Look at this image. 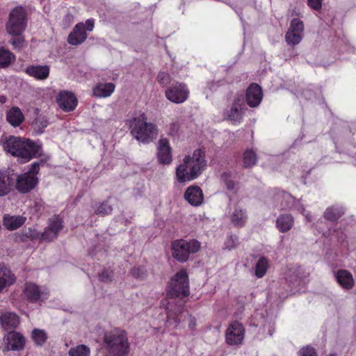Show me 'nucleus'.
Returning <instances> with one entry per match:
<instances>
[{"label":"nucleus","mask_w":356,"mask_h":356,"mask_svg":"<svg viewBox=\"0 0 356 356\" xmlns=\"http://www.w3.org/2000/svg\"><path fill=\"white\" fill-rule=\"evenodd\" d=\"M15 49H19L23 48L24 40L22 38H13L10 41Z\"/></svg>","instance_id":"obj_47"},{"label":"nucleus","mask_w":356,"mask_h":356,"mask_svg":"<svg viewBox=\"0 0 356 356\" xmlns=\"http://www.w3.org/2000/svg\"><path fill=\"white\" fill-rule=\"evenodd\" d=\"M112 211V207L108 202H104L98 207L96 213L100 215H107Z\"/></svg>","instance_id":"obj_42"},{"label":"nucleus","mask_w":356,"mask_h":356,"mask_svg":"<svg viewBox=\"0 0 356 356\" xmlns=\"http://www.w3.org/2000/svg\"><path fill=\"white\" fill-rule=\"evenodd\" d=\"M157 80L161 85L165 86L170 83V76L166 72H160L157 76Z\"/></svg>","instance_id":"obj_44"},{"label":"nucleus","mask_w":356,"mask_h":356,"mask_svg":"<svg viewBox=\"0 0 356 356\" xmlns=\"http://www.w3.org/2000/svg\"><path fill=\"white\" fill-rule=\"evenodd\" d=\"M261 88L257 84H252L246 92V101L250 107L257 106L262 99Z\"/></svg>","instance_id":"obj_21"},{"label":"nucleus","mask_w":356,"mask_h":356,"mask_svg":"<svg viewBox=\"0 0 356 356\" xmlns=\"http://www.w3.org/2000/svg\"><path fill=\"white\" fill-rule=\"evenodd\" d=\"M207 165L204 152L195 149L192 155L186 156L176 169L177 181L185 183L196 179L202 174Z\"/></svg>","instance_id":"obj_3"},{"label":"nucleus","mask_w":356,"mask_h":356,"mask_svg":"<svg viewBox=\"0 0 356 356\" xmlns=\"http://www.w3.org/2000/svg\"><path fill=\"white\" fill-rule=\"evenodd\" d=\"M293 218L289 214L280 215L276 220V227L284 233L289 231L293 225Z\"/></svg>","instance_id":"obj_30"},{"label":"nucleus","mask_w":356,"mask_h":356,"mask_svg":"<svg viewBox=\"0 0 356 356\" xmlns=\"http://www.w3.org/2000/svg\"><path fill=\"white\" fill-rule=\"evenodd\" d=\"M26 27V12L22 6L13 8L6 24L7 32L13 36L20 35Z\"/></svg>","instance_id":"obj_8"},{"label":"nucleus","mask_w":356,"mask_h":356,"mask_svg":"<svg viewBox=\"0 0 356 356\" xmlns=\"http://www.w3.org/2000/svg\"><path fill=\"white\" fill-rule=\"evenodd\" d=\"M25 343L26 340L24 336L15 331L8 332L4 337L5 349L7 351L22 350Z\"/></svg>","instance_id":"obj_16"},{"label":"nucleus","mask_w":356,"mask_h":356,"mask_svg":"<svg viewBox=\"0 0 356 356\" xmlns=\"http://www.w3.org/2000/svg\"><path fill=\"white\" fill-rule=\"evenodd\" d=\"M200 243L197 240H177L172 243V257L179 262H186L191 254L198 252Z\"/></svg>","instance_id":"obj_7"},{"label":"nucleus","mask_w":356,"mask_h":356,"mask_svg":"<svg viewBox=\"0 0 356 356\" xmlns=\"http://www.w3.org/2000/svg\"><path fill=\"white\" fill-rule=\"evenodd\" d=\"M330 356H335V355H330Z\"/></svg>","instance_id":"obj_55"},{"label":"nucleus","mask_w":356,"mask_h":356,"mask_svg":"<svg viewBox=\"0 0 356 356\" xmlns=\"http://www.w3.org/2000/svg\"><path fill=\"white\" fill-rule=\"evenodd\" d=\"M268 334L269 336H272L275 331V325L273 323H270L267 325Z\"/></svg>","instance_id":"obj_52"},{"label":"nucleus","mask_w":356,"mask_h":356,"mask_svg":"<svg viewBox=\"0 0 356 356\" xmlns=\"http://www.w3.org/2000/svg\"><path fill=\"white\" fill-rule=\"evenodd\" d=\"M184 198L193 206H200L204 200V196L201 188L198 186L188 187L185 193Z\"/></svg>","instance_id":"obj_22"},{"label":"nucleus","mask_w":356,"mask_h":356,"mask_svg":"<svg viewBox=\"0 0 356 356\" xmlns=\"http://www.w3.org/2000/svg\"><path fill=\"white\" fill-rule=\"evenodd\" d=\"M247 218L248 216L245 210L240 208H235L230 216L232 223L236 227L244 226Z\"/></svg>","instance_id":"obj_31"},{"label":"nucleus","mask_w":356,"mask_h":356,"mask_svg":"<svg viewBox=\"0 0 356 356\" xmlns=\"http://www.w3.org/2000/svg\"><path fill=\"white\" fill-rule=\"evenodd\" d=\"M238 244V238L236 235L229 236L224 243V248L231 250L235 248Z\"/></svg>","instance_id":"obj_40"},{"label":"nucleus","mask_w":356,"mask_h":356,"mask_svg":"<svg viewBox=\"0 0 356 356\" xmlns=\"http://www.w3.org/2000/svg\"><path fill=\"white\" fill-rule=\"evenodd\" d=\"M303 34V22L298 19H293L285 35L286 42L289 45L291 46L297 45L301 42Z\"/></svg>","instance_id":"obj_13"},{"label":"nucleus","mask_w":356,"mask_h":356,"mask_svg":"<svg viewBox=\"0 0 356 356\" xmlns=\"http://www.w3.org/2000/svg\"><path fill=\"white\" fill-rule=\"evenodd\" d=\"M131 135L140 143L147 144L152 142L157 136L156 126L148 122L146 115L141 113L127 120Z\"/></svg>","instance_id":"obj_4"},{"label":"nucleus","mask_w":356,"mask_h":356,"mask_svg":"<svg viewBox=\"0 0 356 356\" xmlns=\"http://www.w3.org/2000/svg\"><path fill=\"white\" fill-rule=\"evenodd\" d=\"M38 183V178L30 173H24L17 177L16 188L22 193H26L32 190Z\"/></svg>","instance_id":"obj_19"},{"label":"nucleus","mask_w":356,"mask_h":356,"mask_svg":"<svg viewBox=\"0 0 356 356\" xmlns=\"http://www.w3.org/2000/svg\"><path fill=\"white\" fill-rule=\"evenodd\" d=\"M48 124L47 120L44 116H38L32 123L33 128L37 134H42Z\"/></svg>","instance_id":"obj_38"},{"label":"nucleus","mask_w":356,"mask_h":356,"mask_svg":"<svg viewBox=\"0 0 356 356\" xmlns=\"http://www.w3.org/2000/svg\"><path fill=\"white\" fill-rule=\"evenodd\" d=\"M245 108L244 97L242 94L234 96L230 108L224 113L225 118L231 121L232 124L240 123L243 116Z\"/></svg>","instance_id":"obj_11"},{"label":"nucleus","mask_w":356,"mask_h":356,"mask_svg":"<svg viewBox=\"0 0 356 356\" xmlns=\"http://www.w3.org/2000/svg\"><path fill=\"white\" fill-rule=\"evenodd\" d=\"M59 107L65 112L74 111L77 106V99L71 92L61 91L56 97Z\"/></svg>","instance_id":"obj_17"},{"label":"nucleus","mask_w":356,"mask_h":356,"mask_svg":"<svg viewBox=\"0 0 356 356\" xmlns=\"http://www.w3.org/2000/svg\"><path fill=\"white\" fill-rule=\"evenodd\" d=\"M68 356H90V349L84 344L74 346L69 349Z\"/></svg>","instance_id":"obj_33"},{"label":"nucleus","mask_w":356,"mask_h":356,"mask_svg":"<svg viewBox=\"0 0 356 356\" xmlns=\"http://www.w3.org/2000/svg\"><path fill=\"white\" fill-rule=\"evenodd\" d=\"M63 229V220L58 216L49 219L47 227L42 233H40L34 228L29 227L24 229L23 235L28 238L39 239L40 241H51L56 238Z\"/></svg>","instance_id":"obj_6"},{"label":"nucleus","mask_w":356,"mask_h":356,"mask_svg":"<svg viewBox=\"0 0 356 356\" xmlns=\"http://www.w3.org/2000/svg\"><path fill=\"white\" fill-rule=\"evenodd\" d=\"M6 120L13 127H18L24 121V117L19 108L13 106L7 111Z\"/></svg>","instance_id":"obj_27"},{"label":"nucleus","mask_w":356,"mask_h":356,"mask_svg":"<svg viewBox=\"0 0 356 356\" xmlns=\"http://www.w3.org/2000/svg\"><path fill=\"white\" fill-rule=\"evenodd\" d=\"M173 126V129L170 131V134H172L173 133H175L177 131V128L176 127V124H172Z\"/></svg>","instance_id":"obj_53"},{"label":"nucleus","mask_w":356,"mask_h":356,"mask_svg":"<svg viewBox=\"0 0 356 356\" xmlns=\"http://www.w3.org/2000/svg\"><path fill=\"white\" fill-rule=\"evenodd\" d=\"M15 59V55L10 51L0 49V68L8 67Z\"/></svg>","instance_id":"obj_34"},{"label":"nucleus","mask_w":356,"mask_h":356,"mask_svg":"<svg viewBox=\"0 0 356 356\" xmlns=\"http://www.w3.org/2000/svg\"><path fill=\"white\" fill-rule=\"evenodd\" d=\"M113 274L111 271L104 270L99 274V280L102 282H107L111 280Z\"/></svg>","instance_id":"obj_48"},{"label":"nucleus","mask_w":356,"mask_h":356,"mask_svg":"<svg viewBox=\"0 0 356 356\" xmlns=\"http://www.w3.org/2000/svg\"><path fill=\"white\" fill-rule=\"evenodd\" d=\"M49 66L47 65H31L24 70L26 74L39 81L46 80L49 77Z\"/></svg>","instance_id":"obj_20"},{"label":"nucleus","mask_w":356,"mask_h":356,"mask_svg":"<svg viewBox=\"0 0 356 356\" xmlns=\"http://www.w3.org/2000/svg\"><path fill=\"white\" fill-rule=\"evenodd\" d=\"M270 266V261L265 257H260L254 265V275L257 278L263 277Z\"/></svg>","instance_id":"obj_32"},{"label":"nucleus","mask_w":356,"mask_h":356,"mask_svg":"<svg viewBox=\"0 0 356 356\" xmlns=\"http://www.w3.org/2000/svg\"><path fill=\"white\" fill-rule=\"evenodd\" d=\"M276 200L280 202V208L282 209H295L305 216L307 221H312V215L305 209L299 200H296L289 193L282 191L277 194Z\"/></svg>","instance_id":"obj_10"},{"label":"nucleus","mask_w":356,"mask_h":356,"mask_svg":"<svg viewBox=\"0 0 356 356\" xmlns=\"http://www.w3.org/2000/svg\"><path fill=\"white\" fill-rule=\"evenodd\" d=\"M39 166H40L39 162H35V163H32L29 170L26 173H30L31 175H33L35 177H36V175L39 172Z\"/></svg>","instance_id":"obj_49"},{"label":"nucleus","mask_w":356,"mask_h":356,"mask_svg":"<svg viewBox=\"0 0 356 356\" xmlns=\"http://www.w3.org/2000/svg\"><path fill=\"white\" fill-rule=\"evenodd\" d=\"M256 153L252 149H247L243 154V165L245 168H251L257 163Z\"/></svg>","instance_id":"obj_37"},{"label":"nucleus","mask_w":356,"mask_h":356,"mask_svg":"<svg viewBox=\"0 0 356 356\" xmlns=\"http://www.w3.org/2000/svg\"><path fill=\"white\" fill-rule=\"evenodd\" d=\"M189 295L188 277L185 270L177 272L171 279L169 289L168 291V298L162 301V305L165 306L167 311L168 321L175 320V326L180 322L178 315L183 312L184 301L176 300L175 298H185Z\"/></svg>","instance_id":"obj_1"},{"label":"nucleus","mask_w":356,"mask_h":356,"mask_svg":"<svg viewBox=\"0 0 356 356\" xmlns=\"http://www.w3.org/2000/svg\"><path fill=\"white\" fill-rule=\"evenodd\" d=\"M343 213L341 208L331 207L325 211L324 218L329 221L334 222L342 216Z\"/></svg>","instance_id":"obj_36"},{"label":"nucleus","mask_w":356,"mask_h":356,"mask_svg":"<svg viewBox=\"0 0 356 356\" xmlns=\"http://www.w3.org/2000/svg\"><path fill=\"white\" fill-rule=\"evenodd\" d=\"M336 279L341 286L350 289L354 285V279L350 273L346 270H340L336 274Z\"/></svg>","instance_id":"obj_28"},{"label":"nucleus","mask_w":356,"mask_h":356,"mask_svg":"<svg viewBox=\"0 0 356 356\" xmlns=\"http://www.w3.org/2000/svg\"><path fill=\"white\" fill-rule=\"evenodd\" d=\"M245 336L243 325L238 321H232L225 332V341L229 346H238L242 343Z\"/></svg>","instance_id":"obj_12"},{"label":"nucleus","mask_w":356,"mask_h":356,"mask_svg":"<svg viewBox=\"0 0 356 356\" xmlns=\"http://www.w3.org/2000/svg\"><path fill=\"white\" fill-rule=\"evenodd\" d=\"M104 346L108 352L115 355L121 356L126 354L129 349L127 334L119 329L106 332L104 336Z\"/></svg>","instance_id":"obj_5"},{"label":"nucleus","mask_w":356,"mask_h":356,"mask_svg":"<svg viewBox=\"0 0 356 356\" xmlns=\"http://www.w3.org/2000/svg\"><path fill=\"white\" fill-rule=\"evenodd\" d=\"M286 280L289 283H292L293 285L296 283H300L299 277L297 274H296V270H293L291 269L289 270V273L286 274Z\"/></svg>","instance_id":"obj_43"},{"label":"nucleus","mask_w":356,"mask_h":356,"mask_svg":"<svg viewBox=\"0 0 356 356\" xmlns=\"http://www.w3.org/2000/svg\"><path fill=\"white\" fill-rule=\"evenodd\" d=\"M26 218L22 216H11L6 214L3 216V223L4 227L10 231L17 229L26 221Z\"/></svg>","instance_id":"obj_26"},{"label":"nucleus","mask_w":356,"mask_h":356,"mask_svg":"<svg viewBox=\"0 0 356 356\" xmlns=\"http://www.w3.org/2000/svg\"><path fill=\"white\" fill-rule=\"evenodd\" d=\"M0 323L4 330H10L15 328L19 323V319L17 315L11 312H5L1 313L0 316Z\"/></svg>","instance_id":"obj_25"},{"label":"nucleus","mask_w":356,"mask_h":356,"mask_svg":"<svg viewBox=\"0 0 356 356\" xmlns=\"http://www.w3.org/2000/svg\"><path fill=\"white\" fill-rule=\"evenodd\" d=\"M323 0H307V5L314 10H319L322 8Z\"/></svg>","instance_id":"obj_46"},{"label":"nucleus","mask_w":356,"mask_h":356,"mask_svg":"<svg viewBox=\"0 0 356 356\" xmlns=\"http://www.w3.org/2000/svg\"><path fill=\"white\" fill-rule=\"evenodd\" d=\"M189 90L187 86L181 83L172 85L165 90L166 98L175 104H181L188 97Z\"/></svg>","instance_id":"obj_14"},{"label":"nucleus","mask_w":356,"mask_h":356,"mask_svg":"<svg viewBox=\"0 0 356 356\" xmlns=\"http://www.w3.org/2000/svg\"><path fill=\"white\" fill-rule=\"evenodd\" d=\"M257 10L255 0H246L245 3H243L237 10L238 16L242 17L247 15L250 13H253Z\"/></svg>","instance_id":"obj_35"},{"label":"nucleus","mask_w":356,"mask_h":356,"mask_svg":"<svg viewBox=\"0 0 356 356\" xmlns=\"http://www.w3.org/2000/svg\"><path fill=\"white\" fill-rule=\"evenodd\" d=\"M15 277L11 270L4 264H0V293L15 282Z\"/></svg>","instance_id":"obj_24"},{"label":"nucleus","mask_w":356,"mask_h":356,"mask_svg":"<svg viewBox=\"0 0 356 356\" xmlns=\"http://www.w3.org/2000/svg\"><path fill=\"white\" fill-rule=\"evenodd\" d=\"M31 336L35 344L40 346H42L47 339L46 332L40 329H34Z\"/></svg>","instance_id":"obj_39"},{"label":"nucleus","mask_w":356,"mask_h":356,"mask_svg":"<svg viewBox=\"0 0 356 356\" xmlns=\"http://www.w3.org/2000/svg\"><path fill=\"white\" fill-rule=\"evenodd\" d=\"M94 26L95 20L93 19H88L85 23H78L73 29V31L69 34L68 42L72 45H78L83 43L88 37L87 31H92Z\"/></svg>","instance_id":"obj_9"},{"label":"nucleus","mask_w":356,"mask_h":356,"mask_svg":"<svg viewBox=\"0 0 356 356\" xmlns=\"http://www.w3.org/2000/svg\"><path fill=\"white\" fill-rule=\"evenodd\" d=\"M115 88V85L112 83H98L93 88V95L101 98L108 97L114 92Z\"/></svg>","instance_id":"obj_29"},{"label":"nucleus","mask_w":356,"mask_h":356,"mask_svg":"<svg viewBox=\"0 0 356 356\" xmlns=\"http://www.w3.org/2000/svg\"><path fill=\"white\" fill-rule=\"evenodd\" d=\"M222 180L225 182L227 188L229 191H233L235 188V181L232 179V175L230 172H224L222 175Z\"/></svg>","instance_id":"obj_41"},{"label":"nucleus","mask_w":356,"mask_h":356,"mask_svg":"<svg viewBox=\"0 0 356 356\" xmlns=\"http://www.w3.org/2000/svg\"><path fill=\"white\" fill-rule=\"evenodd\" d=\"M299 356H316V353L314 348L306 346L299 351Z\"/></svg>","instance_id":"obj_45"},{"label":"nucleus","mask_w":356,"mask_h":356,"mask_svg":"<svg viewBox=\"0 0 356 356\" xmlns=\"http://www.w3.org/2000/svg\"><path fill=\"white\" fill-rule=\"evenodd\" d=\"M297 291H298V290H297V291H293L292 293H296V292H297Z\"/></svg>","instance_id":"obj_54"},{"label":"nucleus","mask_w":356,"mask_h":356,"mask_svg":"<svg viewBox=\"0 0 356 356\" xmlns=\"http://www.w3.org/2000/svg\"><path fill=\"white\" fill-rule=\"evenodd\" d=\"M15 179L13 175L0 171V197L6 196L13 189Z\"/></svg>","instance_id":"obj_23"},{"label":"nucleus","mask_w":356,"mask_h":356,"mask_svg":"<svg viewBox=\"0 0 356 356\" xmlns=\"http://www.w3.org/2000/svg\"><path fill=\"white\" fill-rule=\"evenodd\" d=\"M24 297L31 302H42L48 298L46 289L33 283H26L23 290Z\"/></svg>","instance_id":"obj_15"},{"label":"nucleus","mask_w":356,"mask_h":356,"mask_svg":"<svg viewBox=\"0 0 356 356\" xmlns=\"http://www.w3.org/2000/svg\"><path fill=\"white\" fill-rule=\"evenodd\" d=\"M1 143L6 152L17 156L22 162L29 161L42 154L41 145L29 139L12 136L2 139Z\"/></svg>","instance_id":"obj_2"},{"label":"nucleus","mask_w":356,"mask_h":356,"mask_svg":"<svg viewBox=\"0 0 356 356\" xmlns=\"http://www.w3.org/2000/svg\"><path fill=\"white\" fill-rule=\"evenodd\" d=\"M157 158L159 163L169 165L172 163V149L167 138H161L158 142Z\"/></svg>","instance_id":"obj_18"},{"label":"nucleus","mask_w":356,"mask_h":356,"mask_svg":"<svg viewBox=\"0 0 356 356\" xmlns=\"http://www.w3.org/2000/svg\"><path fill=\"white\" fill-rule=\"evenodd\" d=\"M131 273L136 277H141L144 275L145 272L141 268H134L131 270Z\"/></svg>","instance_id":"obj_50"},{"label":"nucleus","mask_w":356,"mask_h":356,"mask_svg":"<svg viewBox=\"0 0 356 356\" xmlns=\"http://www.w3.org/2000/svg\"><path fill=\"white\" fill-rule=\"evenodd\" d=\"M196 326V321L195 318L191 316L188 318V327L191 330H195Z\"/></svg>","instance_id":"obj_51"}]
</instances>
